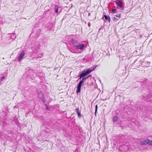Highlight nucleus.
<instances>
[{
	"instance_id": "nucleus-3",
	"label": "nucleus",
	"mask_w": 152,
	"mask_h": 152,
	"mask_svg": "<svg viewBox=\"0 0 152 152\" xmlns=\"http://www.w3.org/2000/svg\"><path fill=\"white\" fill-rule=\"evenodd\" d=\"M38 97L39 99H42L43 102H45V101L43 98V93L41 91H39L38 92Z\"/></svg>"
},
{
	"instance_id": "nucleus-19",
	"label": "nucleus",
	"mask_w": 152,
	"mask_h": 152,
	"mask_svg": "<svg viewBox=\"0 0 152 152\" xmlns=\"http://www.w3.org/2000/svg\"><path fill=\"white\" fill-rule=\"evenodd\" d=\"M115 16L117 17H119V18H121V15L120 14H118L117 15H115Z\"/></svg>"
},
{
	"instance_id": "nucleus-11",
	"label": "nucleus",
	"mask_w": 152,
	"mask_h": 152,
	"mask_svg": "<svg viewBox=\"0 0 152 152\" xmlns=\"http://www.w3.org/2000/svg\"><path fill=\"white\" fill-rule=\"evenodd\" d=\"M142 64L145 66L148 67L149 66L150 64H148V61H143Z\"/></svg>"
},
{
	"instance_id": "nucleus-17",
	"label": "nucleus",
	"mask_w": 152,
	"mask_h": 152,
	"mask_svg": "<svg viewBox=\"0 0 152 152\" xmlns=\"http://www.w3.org/2000/svg\"><path fill=\"white\" fill-rule=\"evenodd\" d=\"M98 106L97 105H96L95 106V114L96 116V113L97 110Z\"/></svg>"
},
{
	"instance_id": "nucleus-21",
	"label": "nucleus",
	"mask_w": 152,
	"mask_h": 152,
	"mask_svg": "<svg viewBox=\"0 0 152 152\" xmlns=\"http://www.w3.org/2000/svg\"><path fill=\"white\" fill-rule=\"evenodd\" d=\"M5 79V77L4 76H3L1 78V81H3V80Z\"/></svg>"
},
{
	"instance_id": "nucleus-6",
	"label": "nucleus",
	"mask_w": 152,
	"mask_h": 152,
	"mask_svg": "<svg viewBox=\"0 0 152 152\" xmlns=\"http://www.w3.org/2000/svg\"><path fill=\"white\" fill-rule=\"evenodd\" d=\"M70 42L72 43L75 48L76 47L77 45H78V44L79 43L78 42L77 40H74L73 39H71Z\"/></svg>"
},
{
	"instance_id": "nucleus-25",
	"label": "nucleus",
	"mask_w": 152,
	"mask_h": 152,
	"mask_svg": "<svg viewBox=\"0 0 152 152\" xmlns=\"http://www.w3.org/2000/svg\"><path fill=\"white\" fill-rule=\"evenodd\" d=\"M125 148H126V149H127V146H126L125 147Z\"/></svg>"
},
{
	"instance_id": "nucleus-24",
	"label": "nucleus",
	"mask_w": 152,
	"mask_h": 152,
	"mask_svg": "<svg viewBox=\"0 0 152 152\" xmlns=\"http://www.w3.org/2000/svg\"><path fill=\"white\" fill-rule=\"evenodd\" d=\"M49 108L48 107H47V109H47V110H49Z\"/></svg>"
},
{
	"instance_id": "nucleus-26",
	"label": "nucleus",
	"mask_w": 152,
	"mask_h": 152,
	"mask_svg": "<svg viewBox=\"0 0 152 152\" xmlns=\"http://www.w3.org/2000/svg\"><path fill=\"white\" fill-rule=\"evenodd\" d=\"M122 147H121L120 148V150H121V149H122Z\"/></svg>"
},
{
	"instance_id": "nucleus-22",
	"label": "nucleus",
	"mask_w": 152,
	"mask_h": 152,
	"mask_svg": "<svg viewBox=\"0 0 152 152\" xmlns=\"http://www.w3.org/2000/svg\"><path fill=\"white\" fill-rule=\"evenodd\" d=\"M123 0H117L116 1H118L119 2H120V1L124 2L123 1Z\"/></svg>"
},
{
	"instance_id": "nucleus-8",
	"label": "nucleus",
	"mask_w": 152,
	"mask_h": 152,
	"mask_svg": "<svg viewBox=\"0 0 152 152\" xmlns=\"http://www.w3.org/2000/svg\"><path fill=\"white\" fill-rule=\"evenodd\" d=\"M104 18L105 19L108 21L109 22H110V17L109 16H107L106 15H104V17L102 18V19H104Z\"/></svg>"
},
{
	"instance_id": "nucleus-27",
	"label": "nucleus",
	"mask_w": 152,
	"mask_h": 152,
	"mask_svg": "<svg viewBox=\"0 0 152 152\" xmlns=\"http://www.w3.org/2000/svg\"><path fill=\"white\" fill-rule=\"evenodd\" d=\"M42 55H43V54H41V56H42Z\"/></svg>"
},
{
	"instance_id": "nucleus-10",
	"label": "nucleus",
	"mask_w": 152,
	"mask_h": 152,
	"mask_svg": "<svg viewBox=\"0 0 152 152\" xmlns=\"http://www.w3.org/2000/svg\"><path fill=\"white\" fill-rule=\"evenodd\" d=\"M76 110L78 117H80L81 116V114L80 113V111L79 110V108H77L76 109Z\"/></svg>"
},
{
	"instance_id": "nucleus-13",
	"label": "nucleus",
	"mask_w": 152,
	"mask_h": 152,
	"mask_svg": "<svg viewBox=\"0 0 152 152\" xmlns=\"http://www.w3.org/2000/svg\"><path fill=\"white\" fill-rule=\"evenodd\" d=\"M58 8H59V7L58 5H55V7L54 9H55V12L56 13H58L59 12H60H60L58 11Z\"/></svg>"
},
{
	"instance_id": "nucleus-12",
	"label": "nucleus",
	"mask_w": 152,
	"mask_h": 152,
	"mask_svg": "<svg viewBox=\"0 0 152 152\" xmlns=\"http://www.w3.org/2000/svg\"><path fill=\"white\" fill-rule=\"evenodd\" d=\"M118 118L117 116H114L113 118V122H117L118 121Z\"/></svg>"
},
{
	"instance_id": "nucleus-5",
	"label": "nucleus",
	"mask_w": 152,
	"mask_h": 152,
	"mask_svg": "<svg viewBox=\"0 0 152 152\" xmlns=\"http://www.w3.org/2000/svg\"><path fill=\"white\" fill-rule=\"evenodd\" d=\"M85 47L84 44H80V43L77 45L75 48L77 49L83 50Z\"/></svg>"
},
{
	"instance_id": "nucleus-9",
	"label": "nucleus",
	"mask_w": 152,
	"mask_h": 152,
	"mask_svg": "<svg viewBox=\"0 0 152 152\" xmlns=\"http://www.w3.org/2000/svg\"><path fill=\"white\" fill-rule=\"evenodd\" d=\"M148 139H146L143 141H140V145H146L148 144Z\"/></svg>"
},
{
	"instance_id": "nucleus-16",
	"label": "nucleus",
	"mask_w": 152,
	"mask_h": 152,
	"mask_svg": "<svg viewBox=\"0 0 152 152\" xmlns=\"http://www.w3.org/2000/svg\"><path fill=\"white\" fill-rule=\"evenodd\" d=\"M148 144L152 145V140H149L148 139Z\"/></svg>"
},
{
	"instance_id": "nucleus-7",
	"label": "nucleus",
	"mask_w": 152,
	"mask_h": 152,
	"mask_svg": "<svg viewBox=\"0 0 152 152\" xmlns=\"http://www.w3.org/2000/svg\"><path fill=\"white\" fill-rule=\"evenodd\" d=\"M31 49L32 50V51L31 52V53H36L39 50V47L37 46H35L34 48L32 47L31 48Z\"/></svg>"
},
{
	"instance_id": "nucleus-29",
	"label": "nucleus",
	"mask_w": 152,
	"mask_h": 152,
	"mask_svg": "<svg viewBox=\"0 0 152 152\" xmlns=\"http://www.w3.org/2000/svg\"><path fill=\"white\" fill-rule=\"evenodd\" d=\"M126 151V150H125L124 151L125 152Z\"/></svg>"
},
{
	"instance_id": "nucleus-1",
	"label": "nucleus",
	"mask_w": 152,
	"mask_h": 152,
	"mask_svg": "<svg viewBox=\"0 0 152 152\" xmlns=\"http://www.w3.org/2000/svg\"><path fill=\"white\" fill-rule=\"evenodd\" d=\"M97 66H94L93 67L90 68H87L82 71L80 73V74L78 75L79 77V80L82 79V80L77 85V90L76 93L78 94V93L80 92L81 91V87L82 85L83 86V84L89 77L91 76V75H88L85 77L87 75L89 74L92 71L94 70L96 68Z\"/></svg>"
},
{
	"instance_id": "nucleus-28",
	"label": "nucleus",
	"mask_w": 152,
	"mask_h": 152,
	"mask_svg": "<svg viewBox=\"0 0 152 152\" xmlns=\"http://www.w3.org/2000/svg\"><path fill=\"white\" fill-rule=\"evenodd\" d=\"M7 19H8V20H9L10 19L8 18Z\"/></svg>"
},
{
	"instance_id": "nucleus-23",
	"label": "nucleus",
	"mask_w": 152,
	"mask_h": 152,
	"mask_svg": "<svg viewBox=\"0 0 152 152\" xmlns=\"http://www.w3.org/2000/svg\"><path fill=\"white\" fill-rule=\"evenodd\" d=\"M91 23H90V22H89L88 23V26L89 27H90V26H91Z\"/></svg>"
},
{
	"instance_id": "nucleus-15",
	"label": "nucleus",
	"mask_w": 152,
	"mask_h": 152,
	"mask_svg": "<svg viewBox=\"0 0 152 152\" xmlns=\"http://www.w3.org/2000/svg\"><path fill=\"white\" fill-rule=\"evenodd\" d=\"M15 38H16V36H15V34H12L11 35V37H10V38L11 39H12V40H13L14 39H15Z\"/></svg>"
},
{
	"instance_id": "nucleus-18",
	"label": "nucleus",
	"mask_w": 152,
	"mask_h": 152,
	"mask_svg": "<svg viewBox=\"0 0 152 152\" xmlns=\"http://www.w3.org/2000/svg\"><path fill=\"white\" fill-rule=\"evenodd\" d=\"M112 12L114 13L117 12H116V10L115 9H113L112 10Z\"/></svg>"
},
{
	"instance_id": "nucleus-2",
	"label": "nucleus",
	"mask_w": 152,
	"mask_h": 152,
	"mask_svg": "<svg viewBox=\"0 0 152 152\" xmlns=\"http://www.w3.org/2000/svg\"><path fill=\"white\" fill-rule=\"evenodd\" d=\"M115 4L117 6V8L120 10H122L124 9V2L120 1V2L117 1H114Z\"/></svg>"
},
{
	"instance_id": "nucleus-4",
	"label": "nucleus",
	"mask_w": 152,
	"mask_h": 152,
	"mask_svg": "<svg viewBox=\"0 0 152 152\" xmlns=\"http://www.w3.org/2000/svg\"><path fill=\"white\" fill-rule=\"evenodd\" d=\"M25 54V52L24 50H23L20 53L18 57V59L19 61H21L22 60Z\"/></svg>"
},
{
	"instance_id": "nucleus-20",
	"label": "nucleus",
	"mask_w": 152,
	"mask_h": 152,
	"mask_svg": "<svg viewBox=\"0 0 152 152\" xmlns=\"http://www.w3.org/2000/svg\"><path fill=\"white\" fill-rule=\"evenodd\" d=\"M113 19L114 20V21H117L118 19H117V18H116L115 17H113Z\"/></svg>"
},
{
	"instance_id": "nucleus-14",
	"label": "nucleus",
	"mask_w": 152,
	"mask_h": 152,
	"mask_svg": "<svg viewBox=\"0 0 152 152\" xmlns=\"http://www.w3.org/2000/svg\"><path fill=\"white\" fill-rule=\"evenodd\" d=\"M68 48L69 50L72 53H76V52H75L74 50L72 49V48H69V47H68Z\"/></svg>"
}]
</instances>
